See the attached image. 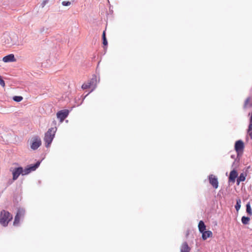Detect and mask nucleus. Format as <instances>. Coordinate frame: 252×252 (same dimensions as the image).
Listing matches in <instances>:
<instances>
[{
  "label": "nucleus",
  "mask_w": 252,
  "mask_h": 252,
  "mask_svg": "<svg viewBox=\"0 0 252 252\" xmlns=\"http://www.w3.org/2000/svg\"><path fill=\"white\" fill-rule=\"evenodd\" d=\"M57 131V127H51L45 133L44 141L45 142V146L48 148L50 146L55 135Z\"/></svg>",
  "instance_id": "nucleus-1"
},
{
  "label": "nucleus",
  "mask_w": 252,
  "mask_h": 252,
  "mask_svg": "<svg viewBox=\"0 0 252 252\" xmlns=\"http://www.w3.org/2000/svg\"><path fill=\"white\" fill-rule=\"evenodd\" d=\"M12 219V215L8 211L3 210L0 214V223L3 226H7Z\"/></svg>",
  "instance_id": "nucleus-2"
},
{
  "label": "nucleus",
  "mask_w": 252,
  "mask_h": 252,
  "mask_svg": "<svg viewBox=\"0 0 252 252\" xmlns=\"http://www.w3.org/2000/svg\"><path fill=\"white\" fill-rule=\"evenodd\" d=\"M244 148V143L242 140H238L235 142L234 149L238 156H242Z\"/></svg>",
  "instance_id": "nucleus-3"
},
{
  "label": "nucleus",
  "mask_w": 252,
  "mask_h": 252,
  "mask_svg": "<svg viewBox=\"0 0 252 252\" xmlns=\"http://www.w3.org/2000/svg\"><path fill=\"white\" fill-rule=\"evenodd\" d=\"M31 148L33 150H37L41 145L40 138L37 136H34L31 139Z\"/></svg>",
  "instance_id": "nucleus-4"
},
{
  "label": "nucleus",
  "mask_w": 252,
  "mask_h": 252,
  "mask_svg": "<svg viewBox=\"0 0 252 252\" xmlns=\"http://www.w3.org/2000/svg\"><path fill=\"white\" fill-rule=\"evenodd\" d=\"M12 173V180H16L20 175L22 176L26 175L24 174V169L22 166L15 167L12 170H10Z\"/></svg>",
  "instance_id": "nucleus-5"
},
{
  "label": "nucleus",
  "mask_w": 252,
  "mask_h": 252,
  "mask_svg": "<svg viewBox=\"0 0 252 252\" xmlns=\"http://www.w3.org/2000/svg\"><path fill=\"white\" fill-rule=\"evenodd\" d=\"M25 214V210L23 208H19L14 218L13 225L15 226L18 225L19 223L20 219L23 218Z\"/></svg>",
  "instance_id": "nucleus-6"
},
{
  "label": "nucleus",
  "mask_w": 252,
  "mask_h": 252,
  "mask_svg": "<svg viewBox=\"0 0 252 252\" xmlns=\"http://www.w3.org/2000/svg\"><path fill=\"white\" fill-rule=\"evenodd\" d=\"M41 161L42 160H38L34 164L27 165L24 169V174L28 175L31 172L36 170L39 166Z\"/></svg>",
  "instance_id": "nucleus-7"
},
{
  "label": "nucleus",
  "mask_w": 252,
  "mask_h": 252,
  "mask_svg": "<svg viewBox=\"0 0 252 252\" xmlns=\"http://www.w3.org/2000/svg\"><path fill=\"white\" fill-rule=\"evenodd\" d=\"M69 113V111L67 109L61 110L57 112V117L60 120V122H63L67 117Z\"/></svg>",
  "instance_id": "nucleus-8"
},
{
  "label": "nucleus",
  "mask_w": 252,
  "mask_h": 252,
  "mask_svg": "<svg viewBox=\"0 0 252 252\" xmlns=\"http://www.w3.org/2000/svg\"><path fill=\"white\" fill-rule=\"evenodd\" d=\"M208 179L209 181V183L212 186V187L216 189L219 187V182L218 180V178L213 175V174H210L208 176Z\"/></svg>",
  "instance_id": "nucleus-9"
},
{
  "label": "nucleus",
  "mask_w": 252,
  "mask_h": 252,
  "mask_svg": "<svg viewBox=\"0 0 252 252\" xmlns=\"http://www.w3.org/2000/svg\"><path fill=\"white\" fill-rule=\"evenodd\" d=\"M238 172L236 169L234 168L232 170H231L229 174V176L228 177V182L229 183H234L236 179H237L238 177Z\"/></svg>",
  "instance_id": "nucleus-10"
},
{
  "label": "nucleus",
  "mask_w": 252,
  "mask_h": 252,
  "mask_svg": "<svg viewBox=\"0 0 252 252\" xmlns=\"http://www.w3.org/2000/svg\"><path fill=\"white\" fill-rule=\"evenodd\" d=\"M16 59L14 55L12 54H9L4 56L2 59V61L4 63H9L15 62Z\"/></svg>",
  "instance_id": "nucleus-11"
},
{
  "label": "nucleus",
  "mask_w": 252,
  "mask_h": 252,
  "mask_svg": "<svg viewBox=\"0 0 252 252\" xmlns=\"http://www.w3.org/2000/svg\"><path fill=\"white\" fill-rule=\"evenodd\" d=\"M247 176V171H246L245 172L241 173L239 176H238L236 180L237 185H239L240 182L245 181Z\"/></svg>",
  "instance_id": "nucleus-12"
},
{
  "label": "nucleus",
  "mask_w": 252,
  "mask_h": 252,
  "mask_svg": "<svg viewBox=\"0 0 252 252\" xmlns=\"http://www.w3.org/2000/svg\"><path fill=\"white\" fill-rule=\"evenodd\" d=\"M202 234V239L203 240H206L207 238L212 237L213 236L212 232L210 230H205Z\"/></svg>",
  "instance_id": "nucleus-13"
},
{
  "label": "nucleus",
  "mask_w": 252,
  "mask_h": 252,
  "mask_svg": "<svg viewBox=\"0 0 252 252\" xmlns=\"http://www.w3.org/2000/svg\"><path fill=\"white\" fill-rule=\"evenodd\" d=\"M190 248L187 242H184L181 247V252H190Z\"/></svg>",
  "instance_id": "nucleus-14"
},
{
  "label": "nucleus",
  "mask_w": 252,
  "mask_h": 252,
  "mask_svg": "<svg viewBox=\"0 0 252 252\" xmlns=\"http://www.w3.org/2000/svg\"><path fill=\"white\" fill-rule=\"evenodd\" d=\"M89 83H90L91 85L94 88L92 90V91L90 92H92L93 90L94 89V88L95 87V86L96 85L97 83V77L95 75H93L92 78L88 81Z\"/></svg>",
  "instance_id": "nucleus-15"
},
{
  "label": "nucleus",
  "mask_w": 252,
  "mask_h": 252,
  "mask_svg": "<svg viewBox=\"0 0 252 252\" xmlns=\"http://www.w3.org/2000/svg\"><path fill=\"white\" fill-rule=\"evenodd\" d=\"M198 227L199 232L201 233V232H203L204 231L206 230V226L204 223V222L203 220H200L198 224Z\"/></svg>",
  "instance_id": "nucleus-16"
},
{
  "label": "nucleus",
  "mask_w": 252,
  "mask_h": 252,
  "mask_svg": "<svg viewBox=\"0 0 252 252\" xmlns=\"http://www.w3.org/2000/svg\"><path fill=\"white\" fill-rule=\"evenodd\" d=\"M241 157L242 156H238L237 154L236 158H235L234 161L232 164V167H234V168L236 169L239 166Z\"/></svg>",
  "instance_id": "nucleus-17"
},
{
  "label": "nucleus",
  "mask_w": 252,
  "mask_h": 252,
  "mask_svg": "<svg viewBox=\"0 0 252 252\" xmlns=\"http://www.w3.org/2000/svg\"><path fill=\"white\" fill-rule=\"evenodd\" d=\"M241 200L240 197H237L236 199V204L235 205V208L237 212H238L241 208Z\"/></svg>",
  "instance_id": "nucleus-18"
},
{
  "label": "nucleus",
  "mask_w": 252,
  "mask_h": 252,
  "mask_svg": "<svg viewBox=\"0 0 252 252\" xmlns=\"http://www.w3.org/2000/svg\"><path fill=\"white\" fill-rule=\"evenodd\" d=\"M251 219L248 216H243L241 218L242 223L244 225H247L249 223Z\"/></svg>",
  "instance_id": "nucleus-19"
},
{
  "label": "nucleus",
  "mask_w": 252,
  "mask_h": 252,
  "mask_svg": "<svg viewBox=\"0 0 252 252\" xmlns=\"http://www.w3.org/2000/svg\"><path fill=\"white\" fill-rule=\"evenodd\" d=\"M246 213L249 216H252V210L251 206L250 203L249 202L247 203L246 205Z\"/></svg>",
  "instance_id": "nucleus-20"
},
{
  "label": "nucleus",
  "mask_w": 252,
  "mask_h": 252,
  "mask_svg": "<svg viewBox=\"0 0 252 252\" xmlns=\"http://www.w3.org/2000/svg\"><path fill=\"white\" fill-rule=\"evenodd\" d=\"M102 44L104 46H107L108 45V42L106 37L105 31H104L102 35Z\"/></svg>",
  "instance_id": "nucleus-21"
},
{
  "label": "nucleus",
  "mask_w": 252,
  "mask_h": 252,
  "mask_svg": "<svg viewBox=\"0 0 252 252\" xmlns=\"http://www.w3.org/2000/svg\"><path fill=\"white\" fill-rule=\"evenodd\" d=\"M91 87H92V86L91 85L90 83H89L88 81L86 83H84L82 85V88L83 90L87 89L90 88Z\"/></svg>",
  "instance_id": "nucleus-22"
},
{
  "label": "nucleus",
  "mask_w": 252,
  "mask_h": 252,
  "mask_svg": "<svg viewBox=\"0 0 252 252\" xmlns=\"http://www.w3.org/2000/svg\"><path fill=\"white\" fill-rule=\"evenodd\" d=\"M23 99V97L22 96L15 95L13 97V100L17 102H20Z\"/></svg>",
  "instance_id": "nucleus-23"
},
{
  "label": "nucleus",
  "mask_w": 252,
  "mask_h": 252,
  "mask_svg": "<svg viewBox=\"0 0 252 252\" xmlns=\"http://www.w3.org/2000/svg\"><path fill=\"white\" fill-rule=\"evenodd\" d=\"M252 130V121L250 120L249 125L247 129V132H250Z\"/></svg>",
  "instance_id": "nucleus-24"
},
{
  "label": "nucleus",
  "mask_w": 252,
  "mask_h": 252,
  "mask_svg": "<svg viewBox=\"0 0 252 252\" xmlns=\"http://www.w3.org/2000/svg\"><path fill=\"white\" fill-rule=\"evenodd\" d=\"M71 2L69 1H63L62 2V5L65 6H69Z\"/></svg>",
  "instance_id": "nucleus-25"
},
{
  "label": "nucleus",
  "mask_w": 252,
  "mask_h": 252,
  "mask_svg": "<svg viewBox=\"0 0 252 252\" xmlns=\"http://www.w3.org/2000/svg\"><path fill=\"white\" fill-rule=\"evenodd\" d=\"M0 85L2 87L5 86V82L1 76H0Z\"/></svg>",
  "instance_id": "nucleus-26"
},
{
  "label": "nucleus",
  "mask_w": 252,
  "mask_h": 252,
  "mask_svg": "<svg viewBox=\"0 0 252 252\" xmlns=\"http://www.w3.org/2000/svg\"><path fill=\"white\" fill-rule=\"evenodd\" d=\"M249 100H250V98L249 97H248V98H247L246 99V100L245 101V104H244L245 106H246V105L248 104V103L249 101Z\"/></svg>",
  "instance_id": "nucleus-27"
},
{
  "label": "nucleus",
  "mask_w": 252,
  "mask_h": 252,
  "mask_svg": "<svg viewBox=\"0 0 252 252\" xmlns=\"http://www.w3.org/2000/svg\"><path fill=\"white\" fill-rule=\"evenodd\" d=\"M247 132L249 134L251 139H252V130L251 131Z\"/></svg>",
  "instance_id": "nucleus-28"
},
{
  "label": "nucleus",
  "mask_w": 252,
  "mask_h": 252,
  "mask_svg": "<svg viewBox=\"0 0 252 252\" xmlns=\"http://www.w3.org/2000/svg\"><path fill=\"white\" fill-rule=\"evenodd\" d=\"M46 3V1L45 0L43 1L41 4L42 6V7H43L45 5Z\"/></svg>",
  "instance_id": "nucleus-29"
},
{
  "label": "nucleus",
  "mask_w": 252,
  "mask_h": 252,
  "mask_svg": "<svg viewBox=\"0 0 252 252\" xmlns=\"http://www.w3.org/2000/svg\"><path fill=\"white\" fill-rule=\"evenodd\" d=\"M230 157H231V158H233V159H235V158H236V157H235V155H231Z\"/></svg>",
  "instance_id": "nucleus-30"
},
{
  "label": "nucleus",
  "mask_w": 252,
  "mask_h": 252,
  "mask_svg": "<svg viewBox=\"0 0 252 252\" xmlns=\"http://www.w3.org/2000/svg\"><path fill=\"white\" fill-rule=\"evenodd\" d=\"M52 123L54 125H56V121L55 120H54L53 122H52Z\"/></svg>",
  "instance_id": "nucleus-31"
},
{
  "label": "nucleus",
  "mask_w": 252,
  "mask_h": 252,
  "mask_svg": "<svg viewBox=\"0 0 252 252\" xmlns=\"http://www.w3.org/2000/svg\"><path fill=\"white\" fill-rule=\"evenodd\" d=\"M88 95V94H86L85 96H83V98H82V101L84 100V99L85 98V97Z\"/></svg>",
  "instance_id": "nucleus-32"
},
{
  "label": "nucleus",
  "mask_w": 252,
  "mask_h": 252,
  "mask_svg": "<svg viewBox=\"0 0 252 252\" xmlns=\"http://www.w3.org/2000/svg\"><path fill=\"white\" fill-rule=\"evenodd\" d=\"M250 120L252 121V112L251 116L250 118Z\"/></svg>",
  "instance_id": "nucleus-33"
},
{
  "label": "nucleus",
  "mask_w": 252,
  "mask_h": 252,
  "mask_svg": "<svg viewBox=\"0 0 252 252\" xmlns=\"http://www.w3.org/2000/svg\"><path fill=\"white\" fill-rule=\"evenodd\" d=\"M12 181H9L8 183L9 185H10L11 184H12Z\"/></svg>",
  "instance_id": "nucleus-34"
},
{
  "label": "nucleus",
  "mask_w": 252,
  "mask_h": 252,
  "mask_svg": "<svg viewBox=\"0 0 252 252\" xmlns=\"http://www.w3.org/2000/svg\"><path fill=\"white\" fill-rule=\"evenodd\" d=\"M250 168H251V166H248L246 171H248V170L249 169H250Z\"/></svg>",
  "instance_id": "nucleus-35"
},
{
  "label": "nucleus",
  "mask_w": 252,
  "mask_h": 252,
  "mask_svg": "<svg viewBox=\"0 0 252 252\" xmlns=\"http://www.w3.org/2000/svg\"><path fill=\"white\" fill-rule=\"evenodd\" d=\"M107 1H108V3H110V1H109V0H107Z\"/></svg>",
  "instance_id": "nucleus-36"
},
{
  "label": "nucleus",
  "mask_w": 252,
  "mask_h": 252,
  "mask_svg": "<svg viewBox=\"0 0 252 252\" xmlns=\"http://www.w3.org/2000/svg\"><path fill=\"white\" fill-rule=\"evenodd\" d=\"M107 1H108V3H110V1H109V0H107Z\"/></svg>",
  "instance_id": "nucleus-37"
},
{
  "label": "nucleus",
  "mask_w": 252,
  "mask_h": 252,
  "mask_svg": "<svg viewBox=\"0 0 252 252\" xmlns=\"http://www.w3.org/2000/svg\"><path fill=\"white\" fill-rule=\"evenodd\" d=\"M107 1H108V3H110V1H109V0H107Z\"/></svg>",
  "instance_id": "nucleus-38"
},
{
  "label": "nucleus",
  "mask_w": 252,
  "mask_h": 252,
  "mask_svg": "<svg viewBox=\"0 0 252 252\" xmlns=\"http://www.w3.org/2000/svg\"><path fill=\"white\" fill-rule=\"evenodd\" d=\"M109 10H110V11H112V10H111V9H110V8L109 9Z\"/></svg>",
  "instance_id": "nucleus-39"
},
{
  "label": "nucleus",
  "mask_w": 252,
  "mask_h": 252,
  "mask_svg": "<svg viewBox=\"0 0 252 252\" xmlns=\"http://www.w3.org/2000/svg\"><path fill=\"white\" fill-rule=\"evenodd\" d=\"M109 10H110V11H112V10H111V9H110V8L109 9Z\"/></svg>",
  "instance_id": "nucleus-40"
}]
</instances>
